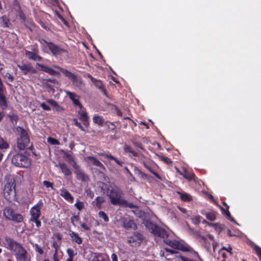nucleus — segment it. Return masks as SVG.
Segmentation results:
<instances>
[{
	"mask_svg": "<svg viewBox=\"0 0 261 261\" xmlns=\"http://www.w3.org/2000/svg\"><path fill=\"white\" fill-rule=\"evenodd\" d=\"M67 253L69 257L70 258H73V257L76 255V253L75 252V251L71 249V248H68L67 250Z\"/></svg>",
	"mask_w": 261,
	"mask_h": 261,
	"instance_id": "2f4dec72",
	"label": "nucleus"
},
{
	"mask_svg": "<svg viewBox=\"0 0 261 261\" xmlns=\"http://www.w3.org/2000/svg\"><path fill=\"white\" fill-rule=\"evenodd\" d=\"M55 67L56 68H59L60 69L61 71L62 72V73L63 74H64L66 76H67L69 78L72 79L73 81H74L76 79V76L73 74H72L71 72L67 71V70L59 68L56 66H55Z\"/></svg>",
	"mask_w": 261,
	"mask_h": 261,
	"instance_id": "5701e85b",
	"label": "nucleus"
},
{
	"mask_svg": "<svg viewBox=\"0 0 261 261\" xmlns=\"http://www.w3.org/2000/svg\"><path fill=\"white\" fill-rule=\"evenodd\" d=\"M78 114L79 119L82 121L83 124L85 126H88L89 125V118L87 116V113L82 107L80 108V110L78 111Z\"/></svg>",
	"mask_w": 261,
	"mask_h": 261,
	"instance_id": "f8f14e48",
	"label": "nucleus"
},
{
	"mask_svg": "<svg viewBox=\"0 0 261 261\" xmlns=\"http://www.w3.org/2000/svg\"><path fill=\"white\" fill-rule=\"evenodd\" d=\"M41 107L43 109L45 110L49 111L50 110V107L44 103H41Z\"/></svg>",
	"mask_w": 261,
	"mask_h": 261,
	"instance_id": "3c124183",
	"label": "nucleus"
},
{
	"mask_svg": "<svg viewBox=\"0 0 261 261\" xmlns=\"http://www.w3.org/2000/svg\"><path fill=\"white\" fill-rule=\"evenodd\" d=\"M231 250H232V248L230 246H228L227 247H225V248H224V250H226L227 254H230V255L231 254Z\"/></svg>",
	"mask_w": 261,
	"mask_h": 261,
	"instance_id": "5fc2aeb1",
	"label": "nucleus"
},
{
	"mask_svg": "<svg viewBox=\"0 0 261 261\" xmlns=\"http://www.w3.org/2000/svg\"><path fill=\"white\" fill-rule=\"evenodd\" d=\"M104 200L102 197H98L96 198V206L98 207H100L101 204L103 202Z\"/></svg>",
	"mask_w": 261,
	"mask_h": 261,
	"instance_id": "37998d69",
	"label": "nucleus"
},
{
	"mask_svg": "<svg viewBox=\"0 0 261 261\" xmlns=\"http://www.w3.org/2000/svg\"><path fill=\"white\" fill-rule=\"evenodd\" d=\"M93 121L95 123H96L99 125H102L104 123V119L102 117L97 115L93 116Z\"/></svg>",
	"mask_w": 261,
	"mask_h": 261,
	"instance_id": "b1692460",
	"label": "nucleus"
},
{
	"mask_svg": "<svg viewBox=\"0 0 261 261\" xmlns=\"http://www.w3.org/2000/svg\"><path fill=\"white\" fill-rule=\"evenodd\" d=\"M47 102H48L49 103H50V105H51L52 106H53L54 107L58 106L57 102L53 100H50V99L48 100Z\"/></svg>",
	"mask_w": 261,
	"mask_h": 261,
	"instance_id": "6e6d98bb",
	"label": "nucleus"
},
{
	"mask_svg": "<svg viewBox=\"0 0 261 261\" xmlns=\"http://www.w3.org/2000/svg\"><path fill=\"white\" fill-rule=\"evenodd\" d=\"M85 160L90 164L95 165L102 169L104 168L103 165L98 160L93 156H87L85 158Z\"/></svg>",
	"mask_w": 261,
	"mask_h": 261,
	"instance_id": "2eb2a0df",
	"label": "nucleus"
},
{
	"mask_svg": "<svg viewBox=\"0 0 261 261\" xmlns=\"http://www.w3.org/2000/svg\"><path fill=\"white\" fill-rule=\"evenodd\" d=\"M124 150L125 152L130 153L134 156L136 155L135 151L129 146L125 145L124 147Z\"/></svg>",
	"mask_w": 261,
	"mask_h": 261,
	"instance_id": "c85d7f7f",
	"label": "nucleus"
},
{
	"mask_svg": "<svg viewBox=\"0 0 261 261\" xmlns=\"http://www.w3.org/2000/svg\"><path fill=\"white\" fill-rule=\"evenodd\" d=\"M70 236L71 238L72 241H74L77 244H80L82 243V239L79 236V235L76 233L74 232H72L71 233H70Z\"/></svg>",
	"mask_w": 261,
	"mask_h": 261,
	"instance_id": "4be33fe9",
	"label": "nucleus"
},
{
	"mask_svg": "<svg viewBox=\"0 0 261 261\" xmlns=\"http://www.w3.org/2000/svg\"><path fill=\"white\" fill-rule=\"evenodd\" d=\"M121 205L126 206V207H129L130 208L134 207V205L132 203H128V202H126V201H125L124 203H121Z\"/></svg>",
	"mask_w": 261,
	"mask_h": 261,
	"instance_id": "8fccbe9b",
	"label": "nucleus"
},
{
	"mask_svg": "<svg viewBox=\"0 0 261 261\" xmlns=\"http://www.w3.org/2000/svg\"><path fill=\"white\" fill-rule=\"evenodd\" d=\"M25 55L29 59L34 61H38L42 60V58L41 57L37 55L36 53L30 51L26 50Z\"/></svg>",
	"mask_w": 261,
	"mask_h": 261,
	"instance_id": "f3484780",
	"label": "nucleus"
},
{
	"mask_svg": "<svg viewBox=\"0 0 261 261\" xmlns=\"http://www.w3.org/2000/svg\"><path fill=\"white\" fill-rule=\"evenodd\" d=\"M98 216L99 217L102 218L105 222H108L109 221V218L104 212L100 211L98 213Z\"/></svg>",
	"mask_w": 261,
	"mask_h": 261,
	"instance_id": "473e14b6",
	"label": "nucleus"
},
{
	"mask_svg": "<svg viewBox=\"0 0 261 261\" xmlns=\"http://www.w3.org/2000/svg\"><path fill=\"white\" fill-rule=\"evenodd\" d=\"M3 214L5 217L8 219L18 222L22 220V216L18 214H15L13 210L10 207L5 208L4 210Z\"/></svg>",
	"mask_w": 261,
	"mask_h": 261,
	"instance_id": "1a4fd4ad",
	"label": "nucleus"
},
{
	"mask_svg": "<svg viewBox=\"0 0 261 261\" xmlns=\"http://www.w3.org/2000/svg\"><path fill=\"white\" fill-rule=\"evenodd\" d=\"M111 258H112V261H118L117 255L114 253L112 254V255L111 256Z\"/></svg>",
	"mask_w": 261,
	"mask_h": 261,
	"instance_id": "bf43d9fd",
	"label": "nucleus"
},
{
	"mask_svg": "<svg viewBox=\"0 0 261 261\" xmlns=\"http://www.w3.org/2000/svg\"><path fill=\"white\" fill-rule=\"evenodd\" d=\"M40 42L41 45L42 50L45 52H47V48H48L54 55H60L64 52V50L54 44L47 42L44 39L40 40Z\"/></svg>",
	"mask_w": 261,
	"mask_h": 261,
	"instance_id": "20e7f679",
	"label": "nucleus"
},
{
	"mask_svg": "<svg viewBox=\"0 0 261 261\" xmlns=\"http://www.w3.org/2000/svg\"><path fill=\"white\" fill-rule=\"evenodd\" d=\"M202 223H203L207 224H208V225H212V224H210V223H207V222H206V220H204L202 221Z\"/></svg>",
	"mask_w": 261,
	"mask_h": 261,
	"instance_id": "338daca9",
	"label": "nucleus"
},
{
	"mask_svg": "<svg viewBox=\"0 0 261 261\" xmlns=\"http://www.w3.org/2000/svg\"><path fill=\"white\" fill-rule=\"evenodd\" d=\"M5 77L8 79L9 82H12L13 80V77L10 73H7L5 75Z\"/></svg>",
	"mask_w": 261,
	"mask_h": 261,
	"instance_id": "603ef678",
	"label": "nucleus"
},
{
	"mask_svg": "<svg viewBox=\"0 0 261 261\" xmlns=\"http://www.w3.org/2000/svg\"><path fill=\"white\" fill-rule=\"evenodd\" d=\"M15 188V184L12 181H8L5 185L3 189V194L7 200L12 201L15 198L16 192Z\"/></svg>",
	"mask_w": 261,
	"mask_h": 261,
	"instance_id": "7ed1b4c3",
	"label": "nucleus"
},
{
	"mask_svg": "<svg viewBox=\"0 0 261 261\" xmlns=\"http://www.w3.org/2000/svg\"><path fill=\"white\" fill-rule=\"evenodd\" d=\"M228 206H227V207L226 208V210H224V209H222V211L224 212V213L226 214L227 217L231 220L233 221V219L231 217L230 214L228 210Z\"/></svg>",
	"mask_w": 261,
	"mask_h": 261,
	"instance_id": "49530a36",
	"label": "nucleus"
},
{
	"mask_svg": "<svg viewBox=\"0 0 261 261\" xmlns=\"http://www.w3.org/2000/svg\"><path fill=\"white\" fill-rule=\"evenodd\" d=\"M203 239H205V240H206V239H209L211 241H214V238L213 237V236L211 235V234H208L206 236V238H203Z\"/></svg>",
	"mask_w": 261,
	"mask_h": 261,
	"instance_id": "13d9d810",
	"label": "nucleus"
},
{
	"mask_svg": "<svg viewBox=\"0 0 261 261\" xmlns=\"http://www.w3.org/2000/svg\"><path fill=\"white\" fill-rule=\"evenodd\" d=\"M18 67L19 69L25 74H27L28 72L31 70V66L27 65L25 64L18 65Z\"/></svg>",
	"mask_w": 261,
	"mask_h": 261,
	"instance_id": "393cba45",
	"label": "nucleus"
},
{
	"mask_svg": "<svg viewBox=\"0 0 261 261\" xmlns=\"http://www.w3.org/2000/svg\"><path fill=\"white\" fill-rule=\"evenodd\" d=\"M18 135L17 147L20 150H23L27 146L30 142V139L27 132L20 127L16 128Z\"/></svg>",
	"mask_w": 261,
	"mask_h": 261,
	"instance_id": "f03ea898",
	"label": "nucleus"
},
{
	"mask_svg": "<svg viewBox=\"0 0 261 261\" xmlns=\"http://www.w3.org/2000/svg\"><path fill=\"white\" fill-rule=\"evenodd\" d=\"M63 256V252L59 249H56V250H55L53 259L54 261H60L62 259Z\"/></svg>",
	"mask_w": 261,
	"mask_h": 261,
	"instance_id": "412c9836",
	"label": "nucleus"
},
{
	"mask_svg": "<svg viewBox=\"0 0 261 261\" xmlns=\"http://www.w3.org/2000/svg\"><path fill=\"white\" fill-rule=\"evenodd\" d=\"M145 166L148 169V170H149L151 172H152L154 175V176L156 177H157L158 178H159L160 179H161L160 176V175L157 173H156V172H154L153 171H152L151 170V169L149 167L146 166V165H145Z\"/></svg>",
	"mask_w": 261,
	"mask_h": 261,
	"instance_id": "de8ad7c7",
	"label": "nucleus"
},
{
	"mask_svg": "<svg viewBox=\"0 0 261 261\" xmlns=\"http://www.w3.org/2000/svg\"><path fill=\"white\" fill-rule=\"evenodd\" d=\"M212 244H213L214 250H215L216 248V247L218 245V243L214 240V241H213Z\"/></svg>",
	"mask_w": 261,
	"mask_h": 261,
	"instance_id": "052dcab7",
	"label": "nucleus"
},
{
	"mask_svg": "<svg viewBox=\"0 0 261 261\" xmlns=\"http://www.w3.org/2000/svg\"><path fill=\"white\" fill-rule=\"evenodd\" d=\"M134 213L137 216L141 218V219H142V220L143 221H144V220L143 218V215H144V213L143 212L140 211L138 209H136L135 211H134Z\"/></svg>",
	"mask_w": 261,
	"mask_h": 261,
	"instance_id": "c9c22d12",
	"label": "nucleus"
},
{
	"mask_svg": "<svg viewBox=\"0 0 261 261\" xmlns=\"http://www.w3.org/2000/svg\"><path fill=\"white\" fill-rule=\"evenodd\" d=\"M158 156L160 160L163 161L167 164H170L171 162L170 160L167 157L164 156L163 155H158Z\"/></svg>",
	"mask_w": 261,
	"mask_h": 261,
	"instance_id": "4c0bfd02",
	"label": "nucleus"
},
{
	"mask_svg": "<svg viewBox=\"0 0 261 261\" xmlns=\"http://www.w3.org/2000/svg\"><path fill=\"white\" fill-rule=\"evenodd\" d=\"M122 192L119 190H113L110 194L111 202L113 204L121 205L125 200L122 199Z\"/></svg>",
	"mask_w": 261,
	"mask_h": 261,
	"instance_id": "0eeeda50",
	"label": "nucleus"
},
{
	"mask_svg": "<svg viewBox=\"0 0 261 261\" xmlns=\"http://www.w3.org/2000/svg\"><path fill=\"white\" fill-rule=\"evenodd\" d=\"M43 185L47 188L51 187L53 188V184L48 181L45 180L43 181Z\"/></svg>",
	"mask_w": 261,
	"mask_h": 261,
	"instance_id": "09e8293b",
	"label": "nucleus"
},
{
	"mask_svg": "<svg viewBox=\"0 0 261 261\" xmlns=\"http://www.w3.org/2000/svg\"><path fill=\"white\" fill-rule=\"evenodd\" d=\"M106 156L107 158H108L109 159L113 160L114 161H115V162L119 165L122 166V162L119 161L117 158H116L111 155H106Z\"/></svg>",
	"mask_w": 261,
	"mask_h": 261,
	"instance_id": "e433bc0d",
	"label": "nucleus"
},
{
	"mask_svg": "<svg viewBox=\"0 0 261 261\" xmlns=\"http://www.w3.org/2000/svg\"><path fill=\"white\" fill-rule=\"evenodd\" d=\"M3 244L15 253L17 261H31V254L19 244L11 239L6 238Z\"/></svg>",
	"mask_w": 261,
	"mask_h": 261,
	"instance_id": "f257e3e1",
	"label": "nucleus"
},
{
	"mask_svg": "<svg viewBox=\"0 0 261 261\" xmlns=\"http://www.w3.org/2000/svg\"><path fill=\"white\" fill-rule=\"evenodd\" d=\"M73 121L74 122V124L77 126L79 128H80L83 131H84V128L83 127V126H82V125L81 124V123L80 122H78L77 120L76 119H73Z\"/></svg>",
	"mask_w": 261,
	"mask_h": 261,
	"instance_id": "a18cd8bd",
	"label": "nucleus"
},
{
	"mask_svg": "<svg viewBox=\"0 0 261 261\" xmlns=\"http://www.w3.org/2000/svg\"><path fill=\"white\" fill-rule=\"evenodd\" d=\"M9 147V145L3 138L0 137V149H7Z\"/></svg>",
	"mask_w": 261,
	"mask_h": 261,
	"instance_id": "cd10ccee",
	"label": "nucleus"
},
{
	"mask_svg": "<svg viewBox=\"0 0 261 261\" xmlns=\"http://www.w3.org/2000/svg\"><path fill=\"white\" fill-rule=\"evenodd\" d=\"M142 240V235L139 233H135L128 239V242L132 246H137L141 243Z\"/></svg>",
	"mask_w": 261,
	"mask_h": 261,
	"instance_id": "9b49d317",
	"label": "nucleus"
},
{
	"mask_svg": "<svg viewBox=\"0 0 261 261\" xmlns=\"http://www.w3.org/2000/svg\"><path fill=\"white\" fill-rule=\"evenodd\" d=\"M60 195L64 197L66 200L70 202H72L73 198L71 195L65 189H61L60 190Z\"/></svg>",
	"mask_w": 261,
	"mask_h": 261,
	"instance_id": "a211bd4d",
	"label": "nucleus"
},
{
	"mask_svg": "<svg viewBox=\"0 0 261 261\" xmlns=\"http://www.w3.org/2000/svg\"><path fill=\"white\" fill-rule=\"evenodd\" d=\"M256 253H257V255L259 256L261 260V248H259L258 246H255L254 248Z\"/></svg>",
	"mask_w": 261,
	"mask_h": 261,
	"instance_id": "c03bdc74",
	"label": "nucleus"
},
{
	"mask_svg": "<svg viewBox=\"0 0 261 261\" xmlns=\"http://www.w3.org/2000/svg\"><path fill=\"white\" fill-rule=\"evenodd\" d=\"M180 198L185 201H189L191 200V196L186 193H179Z\"/></svg>",
	"mask_w": 261,
	"mask_h": 261,
	"instance_id": "bb28decb",
	"label": "nucleus"
},
{
	"mask_svg": "<svg viewBox=\"0 0 261 261\" xmlns=\"http://www.w3.org/2000/svg\"><path fill=\"white\" fill-rule=\"evenodd\" d=\"M73 258H70V257H69L68 258H67L66 259V261H73Z\"/></svg>",
	"mask_w": 261,
	"mask_h": 261,
	"instance_id": "774afa93",
	"label": "nucleus"
},
{
	"mask_svg": "<svg viewBox=\"0 0 261 261\" xmlns=\"http://www.w3.org/2000/svg\"><path fill=\"white\" fill-rule=\"evenodd\" d=\"M193 223L196 225L198 224L201 221V217L200 216H195L192 218Z\"/></svg>",
	"mask_w": 261,
	"mask_h": 261,
	"instance_id": "7c9ffc66",
	"label": "nucleus"
},
{
	"mask_svg": "<svg viewBox=\"0 0 261 261\" xmlns=\"http://www.w3.org/2000/svg\"><path fill=\"white\" fill-rule=\"evenodd\" d=\"M123 227L125 228L136 229L137 228L136 224L132 220L125 219L123 220Z\"/></svg>",
	"mask_w": 261,
	"mask_h": 261,
	"instance_id": "6ab92c4d",
	"label": "nucleus"
},
{
	"mask_svg": "<svg viewBox=\"0 0 261 261\" xmlns=\"http://www.w3.org/2000/svg\"><path fill=\"white\" fill-rule=\"evenodd\" d=\"M92 261H109V259L107 256L98 255L94 257Z\"/></svg>",
	"mask_w": 261,
	"mask_h": 261,
	"instance_id": "a878e982",
	"label": "nucleus"
},
{
	"mask_svg": "<svg viewBox=\"0 0 261 261\" xmlns=\"http://www.w3.org/2000/svg\"><path fill=\"white\" fill-rule=\"evenodd\" d=\"M47 142L52 145H59L60 143L59 142L53 138L49 137L47 138Z\"/></svg>",
	"mask_w": 261,
	"mask_h": 261,
	"instance_id": "72a5a7b5",
	"label": "nucleus"
},
{
	"mask_svg": "<svg viewBox=\"0 0 261 261\" xmlns=\"http://www.w3.org/2000/svg\"><path fill=\"white\" fill-rule=\"evenodd\" d=\"M37 65L40 67L41 70L42 71H44L48 73H49L50 75H57L59 74V72L52 69L49 67L46 66L45 65H43L41 64L37 63Z\"/></svg>",
	"mask_w": 261,
	"mask_h": 261,
	"instance_id": "dca6fc26",
	"label": "nucleus"
},
{
	"mask_svg": "<svg viewBox=\"0 0 261 261\" xmlns=\"http://www.w3.org/2000/svg\"><path fill=\"white\" fill-rule=\"evenodd\" d=\"M65 92L66 93V94L69 97V98L72 100V101L75 106L79 107V108L82 107V105L80 103L79 100V97L77 95L69 91H65Z\"/></svg>",
	"mask_w": 261,
	"mask_h": 261,
	"instance_id": "4468645a",
	"label": "nucleus"
},
{
	"mask_svg": "<svg viewBox=\"0 0 261 261\" xmlns=\"http://www.w3.org/2000/svg\"><path fill=\"white\" fill-rule=\"evenodd\" d=\"M224 248H225V247H223L219 251V258L222 257L223 258H225V257H226V256L228 254H227V252L226 253L224 252Z\"/></svg>",
	"mask_w": 261,
	"mask_h": 261,
	"instance_id": "c756f323",
	"label": "nucleus"
},
{
	"mask_svg": "<svg viewBox=\"0 0 261 261\" xmlns=\"http://www.w3.org/2000/svg\"><path fill=\"white\" fill-rule=\"evenodd\" d=\"M2 18H3V20L5 21V23L6 26H7V18L6 17H5V16H3V17H2Z\"/></svg>",
	"mask_w": 261,
	"mask_h": 261,
	"instance_id": "0e129e2a",
	"label": "nucleus"
},
{
	"mask_svg": "<svg viewBox=\"0 0 261 261\" xmlns=\"http://www.w3.org/2000/svg\"><path fill=\"white\" fill-rule=\"evenodd\" d=\"M31 221L34 222L36 223L37 227H39L41 226V221L39 220V219H36V220H32Z\"/></svg>",
	"mask_w": 261,
	"mask_h": 261,
	"instance_id": "864d4df0",
	"label": "nucleus"
},
{
	"mask_svg": "<svg viewBox=\"0 0 261 261\" xmlns=\"http://www.w3.org/2000/svg\"><path fill=\"white\" fill-rule=\"evenodd\" d=\"M12 163L19 167L28 168L31 165V161L22 154H17L12 159Z\"/></svg>",
	"mask_w": 261,
	"mask_h": 261,
	"instance_id": "39448f33",
	"label": "nucleus"
},
{
	"mask_svg": "<svg viewBox=\"0 0 261 261\" xmlns=\"http://www.w3.org/2000/svg\"><path fill=\"white\" fill-rule=\"evenodd\" d=\"M145 224L148 228L150 232L154 235L163 238L167 237L168 235L166 231L156 225L148 223V222H146Z\"/></svg>",
	"mask_w": 261,
	"mask_h": 261,
	"instance_id": "423d86ee",
	"label": "nucleus"
},
{
	"mask_svg": "<svg viewBox=\"0 0 261 261\" xmlns=\"http://www.w3.org/2000/svg\"><path fill=\"white\" fill-rule=\"evenodd\" d=\"M4 115L0 112V121L3 118Z\"/></svg>",
	"mask_w": 261,
	"mask_h": 261,
	"instance_id": "69168bd1",
	"label": "nucleus"
},
{
	"mask_svg": "<svg viewBox=\"0 0 261 261\" xmlns=\"http://www.w3.org/2000/svg\"><path fill=\"white\" fill-rule=\"evenodd\" d=\"M180 174L182 175L185 178L188 180H192L194 177V174L193 173H189L186 172L184 174L180 173Z\"/></svg>",
	"mask_w": 261,
	"mask_h": 261,
	"instance_id": "f704fd0d",
	"label": "nucleus"
},
{
	"mask_svg": "<svg viewBox=\"0 0 261 261\" xmlns=\"http://www.w3.org/2000/svg\"><path fill=\"white\" fill-rule=\"evenodd\" d=\"M53 247L54 248H55V250H56V249H59V247H58V245L57 243H54L53 244Z\"/></svg>",
	"mask_w": 261,
	"mask_h": 261,
	"instance_id": "e2e57ef3",
	"label": "nucleus"
},
{
	"mask_svg": "<svg viewBox=\"0 0 261 261\" xmlns=\"http://www.w3.org/2000/svg\"><path fill=\"white\" fill-rule=\"evenodd\" d=\"M35 250L38 252L40 254L42 255L43 254V251L42 249L37 244L34 245Z\"/></svg>",
	"mask_w": 261,
	"mask_h": 261,
	"instance_id": "a19ab883",
	"label": "nucleus"
},
{
	"mask_svg": "<svg viewBox=\"0 0 261 261\" xmlns=\"http://www.w3.org/2000/svg\"><path fill=\"white\" fill-rule=\"evenodd\" d=\"M92 82L95 84V85L99 89L101 88L102 87V84L100 81L96 80V79H94V78H91Z\"/></svg>",
	"mask_w": 261,
	"mask_h": 261,
	"instance_id": "58836bf2",
	"label": "nucleus"
},
{
	"mask_svg": "<svg viewBox=\"0 0 261 261\" xmlns=\"http://www.w3.org/2000/svg\"><path fill=\"white\" fill-rule=\"evenodd\" d=\"M74 206L79 210L81 211L84 207V203L81 202L77 201L75 204Z\"/></svg>",
	"mask_w": 261,
	"mask_h": 261,
	"instance_id": "ea45409f",
	"label": "nucleus"
},
{
	"mask_svg": "<svg viewBox=\"0 0 261 261\" xmlns=\"http://www.w3.org/2000/svg\"><path fill=\"white\" fill-rule=\"evenodd\" d=\"M165 243L173 249H178L182 251H190L189 246L185 245L176 240H167L165 241Z\"/></svg>",
	"mask_w": 261,
	"mask_h": 261,
	"instance_id": "9d476101",
	"label": "nucleus"
},
{
	"mask_svg": "<svg viewBox=\"0 0 261 261\" xmlns=\"http://www.w3.org/2000/svg\"><path fill=\"white\" fill-rule=\"evenodd\" d=\"M43 206V203L41 200H39L38 202L34 205L30 210V213L31 214V218L30 220H36L39 219L41 215V210Z\"/></svg>",
	"mask_w": 261,
	"mask_h": 261,
	"instance_id": "6e6552de",
	"label": "nucleus"
},
{
	"mask_svg": "<svg viewBox=\"0 0 261 261\" xmlns=\"http://www.w3.org/2000/svg\"><path fill=\"white\" fill-rule=\"evenodd\" d=\"M58 166V165H56ZM58 166L62 170V173L65 175H69L71 174V171L70 169L68 168L67 166L63 163H59L58 164Z\"/></svg>",
	"mask_w": 261,
	"mask_h": 261,
	"instance_id": "aec40b11",
	"label": "nucleus"
},
{
	"mask_svg": "<svg viewBox=\"0 0 261 261\" xmlns=\"http://www.w3.org/2000/svg\"><path fill=\"white\" fill-rule=\"evenodd\" d=\"M200 213L201 214L205 215L206 219L210 221H213L216 219L217 213L215 211H210L206 212L202 210L201 211Z\"/></svg>",
	"mask_w": 261,
	"mask_h": 261,
	"instance_id": "ddd939ff",
	"label": "nucleus"
},
{
	"mask_svg": "<svg viewBox=\"0 0 261 261\" xmlns=\"http://www.w3.org/2000/svg\"><path fill=\"white\" fill-rule=\"evenodd\" d=\"M81 226L84 228L85 230H89L90 229V227L85 224L84 223H81Z\"/></svg>",
	"mask_w": 261,
	"mask_h": 261,
	"instance_id": "4d7b16f0",
	"label": "nucleus"
},
{
	"mask_svg": "<svg viewBox=\"0 0 261 261\" xmlns=\"http://www.w3.org/2000/svg\"><path fill=\"white\" fill-rule=\"evenodd\" d=\"M71 221L74 225H75L79 221V217L76 216H73L71 218Z\"/></svg>",
	"mask_w": 261,
	"mask_h": 261,
	"instance_id": "79ce46f5",
	"label": "nucleus"
},
{
	"mask_svg": "<svg viewBox=\"0 0 261 261\" xmlns=\"http://www.w3.org/2000/svg\"><path fill=\"white\" fill-rule=\"evenodd\" d=\"M178 208L182 213H186V210L185 208L179 206L178 207Z\"/></svg>",
	"mask_w": 261,
	"mask_h": 261,
	"instance_id": "680f3d73",
	"label": "nucleus"
}]
</instances>
